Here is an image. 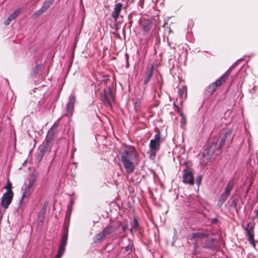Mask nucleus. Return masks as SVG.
Here are the masks:
<instances>
[{
  "label": "nucleus",
  "mask_w": 258,
  "mask_h": 258,
  "mask_svg": "<svg viewBox=\"0 0 258 258\" xmlns=\"http://www.w3.org/2000/svg\"><path fill=\"white\" fill-rule=\"evenodd\" d=\"M218 142V138L214 139L213 141L209 142V144L204 150L203 156L206 157V162H208L210 160L211 157L213 154H215L216 155H219L221 154L217 152V150L219 149Z\"/></svg>",
  "instance_id": "nucleus-1"
},
{
  "label": "nucleus",
  "mask_w": 258,
  "mask_h": 258,
  "mask_svg": "<svg viewBox=\"0 0 258 258\" xmlns=\"http://www.w3.org/2000/svg\"><path fill=\"white\" fill-rule=\"evenodd\" d=\"M127 224H125L124 225H123L122 228H121V230L123 231V232H124L126 229H127Z\"/></svg>",
  "instance_id": "nucleus-36"
},
{
  "label": "nucleus",
  "mask_w": 258,
  "mask_h": 258,
  "mask_svg": "<svg viewBox=\"0 0 258 258\" xmlns=\"http://www.w3.org/2000/svg\"><path fill=\"white\" fill-rule=\"evenodd\" d=\"M58 97H59V94H57L56 95V97H55V100H57V99L58 98Z\"/></svg>",
  "instance_id": "nucleus-38"
},
{
  "label": "nucleus",
  "mask_w": 258,
  "mask_h": 258,
  "mask_svg": "<svg viewBox=\"0 0 258 258\" xmlns=\"http://www.w3.org/2000/svg\"><path fill=\"white\" fill-rule=\"evenodd\" d=\"M154 65L151 66L150 67L147 68V71L146 72V76H145L144 79V84L147 85L153 75V71H154Z\"/></svg>",
  "instance_id": "nucleus-16"
},
{
  "label": "nucleus",
  "mask_w": 258,
  "mask_h": 258,
  "mask_svg": "<svg viewBox=\"0 0 258 258\" xmlns=\"http://www.w3.org/2000/svg\"><path fill=\"white\" fill-rule=\"evenodd\" d=\"M254 225L251 224L250 222H249L247 227L245 229V234L248 237V241L249 243L251 244L253 247H255V241L254 239Z\"/></svg>",
  "instance_id": "nucleus-8"
},
{
  "label": "nucleus",
  "mask_w": 258,
  "mask_h": 258,
  "mask_svg": "<svg viewBox=\"0 0 258 258\" xmlns=\"http://www.w3.org/2000/svg\"><path fill=\"white\" fill-rule=\"evenodd\" d=\"M35 181V179H33L29 181V184L27 186L28 189H30L33 186Z\"/></svg>",
  "instance_id": "nucleus-32"
},
{
  "label": "nucleus",
  "mask_w": 258,
  "mask_h": 258,
  "mask_svg": "<svg viewBox=\"0 0 258 258\" xmlns=\"http://www.w3.org/2000/svg\"><path fill=\"white\" fill-rule=\"evenodd\" d=\"M201 176H198L197 178V184L199 185L201 183Z\"/></svg>",
  "instance_id": "nucleus-35"
},
{
  "label": "nucleus",
  "mask_w": 258,
  "mask_h": 258,
  "mask_svg": "<svg viewBox=\"0 0 258 258\" xmlns=\"http://www.w3.org/2000/svg\"><path fill=\"white\" fill-rule=\"evenodd\" d=\"M160 132L158 130L154 136V139H152L150 142V150L151 155L154 156H156V153L160 150Z\"/></svg>",
  "instance_id": "nucleus-5"
},
{
  "label": "nucleus",
  "mask_w": 258,
  "mask_h": 258,
  "mask_svg": "<svg viewBox=\"0 0 258 258\" xmlns=\"http://www.w3.org/2000/svg\"><path fill=\"white\" fill-rule=\"evenodd\" d=\"M217 220L216 219H213V223H214V222H215L216 221H217Z\"/></svg>",
  "instance_id": "nucleus-41"
},
{
  "label": "nucleus",
  "mask_w": 258,
  "mask_h": 258,
  "mask_svg": "<svg viewBox=\"0 0 258 258\" xmlns=\"http://www.w3.org/2000/svg\"><path fill=\"white\" fill-rule=\"evenodd\" d=\"M21 13V10L20 9H18L15 10L13 13H12L9 17L10 19L13 20L15 19L17 17H18Z\"/></svg>",
  "instance_id": "nucleus-25"
},
{
  "label": "nucleus",
  "mask_w": 258,
  "mask_h": 258,
  "mask_svg": "<svg viewBox=\"0 0 258 258\" xmlns=\"http://www.w3.org/2000/svg\"><path fill=\"white\" fill-rule=\"evenodd\" d=\"M174 106L175 108V110L177 111L178 113H179L180 115L182 116H183V114L182 111L181 110L180 108L178 105H177L175 103H174Z\"/></svg>",
  "instance_id": "nucleus-31"
},
{
  "label": "nucleus",
  "mask_w": 258,
  "mask_h": 258,
  "mask_svg": "<svg viewBox=\"0 0 258 258\" xmlns=\"http://www.w3.org/2000/svg\"><path fill=\"white\" fill-rule=\"evenodd\" d=\"M123 5L121 3H118L115 5L114 11L112 13V17L115 21L117 20L119 14L122 10Z\"/></svg>",
  "instance_id": "nucleus-18"
},
{
  "label": "nucleus",
  "mask_w": 258,
  "mask_h": 258,
  "mask_svg": "<svg viewBox=\"0 0 258 258\" xmlns=\"http://www.w3.org/2000/svg\"><path fill=\"white\" fill-rule=\"evenodd\" d=\"M47 148L46 145H42L39 147L38 151L36 154L35 157V162L39 163L41 161L44 155H45Z\"/></svg>",
  "instance_id": "nucleus-15"
},
{
  "label": "nucleus",
  "mask_w": 258,
  "mask_h": 258,
  "mask_svg": "<svg viewBox=\"0 0 258 258\" xmlns=\"http://www.w3.org/2000/svg\"><path fill=\"white\" fill-rule=\"evenodd\" d=\"M46 3H45V5H43L41 8L38 10H37L35 13L33 15V17L34 18H36L37 17L41 15L43 12H45L48 6L46 5Z\"/></svg>",
  "instance_id": "nucleus-22"
},
{
  "label": "nucleus",
  "mask_w": 258,
  "mask_h": 258,
  "mask_svg": "<svg viewBox=\"0 0 258 258\" xmlns=\"http://www.w3.org/2000/svg\"><path fill=\"white\" fill-rule=\"evenodd\" d=\"M238 202V199H233L231 202L230 207H232L233 208L236 209Z\"/></svg>",
  "instance_id": "nucleus-29"
},
{
  "label": "nucleus",
  "mask_w": 258,
  "mask_h": 258,
  "mask_svg": "<svg viewBox=\"0 0 258 258\" xmlns=\"http://www.w3.org/2000/svg\"><path fill=\"white\" fill-rule=\"evenodd\" d=\"M13 196L14 194L4 193L2 197L1 206L5 209H7L12 201Z\"/></svg>",
  "instance_id": "nucleus-10"
},
{
  "label": "nucleus",
  "mask_w": 258,
  "mask_h": 258,
  "mask_svg": "<svg viewBox=\"0 0 258 258\" xmlns=\"http://www.w3.org/2000/svg\"><path fill=\"white\" fill-rule=\"evenodd\" d=\"M46 210V206L45 205V203L44 204L42 209L41 211L39 212L38 214V217L41 221V219L43 218L44 215L45 214V212Z\"/></svg>",
  "instance_id": "nucleus-26"
},
{
  "label": "nucleus",
  "mask_w": 258,
  "mask_h": 258,
  "mask_svg": "<svg viewBox=\"0 0 258 258\" xmlns=\"http://www.w3.org/2000/svg\"><path fill=\"white\" fill-rule=\"evenodd\" d=\"M68 232L69 231L68 229H64L60 240L58 252L55 258H61L63 255L65 251V247L67 242Z\"/></svg>",
  "instance_id": "nucleus-7"
},
{
  "label": "nucleus",
  "mask_w": 258,
  "mask_h": 258,
  "mask_svg": "<svg viewBox=\"0 0 258 258\" xmlns=\"http://www.w3.org/2000/svg\"><path fill=\"white\" fill-rule=\"evenodd\" d=\"M140 6H141V7L142 8H143V3H141V4H140Z\"/></svg>",
  "instance_id": "nucleus-40"
},
{
  "label": "nucleus",
  "mask_w": 258,
  "mask_h": 258,
  "mask_svg": "<svg viewBox=\"0 0 258 258\" xmlns=\"http://www.w3.org/2000/svg\"><path fill=\"white\" fill-rule=\"evenodd\" d=\"M183 173L182 181L185 183L193 185L194 184V177L192 172L190 169L186 168L183 169Z\"/></svg>",
  "instance_id": "nucleus-9"
},
{
  "label": "nucleus",
  "mask_w": 258,
  "mask_h": 258,
  "mask_svg": "<svg viewBox=\"0 0 258 258\" xmlns=\"http://www.w3.org/2000/svg\"><path fill=\"white\" fill-rule=\"evenodd\" d=\"M140 225L137 218H135L131 223V233L134 234L135 232L140 229Z\"/></svg>",
  "instance_id": "nucleus-21"
},
{
  "label": "nucleus",
  "mask_w": 258,
  "mask_h": 258,
  "mask_svg": "<svg viewBox=\"0 0 258 258\" xmlns=\"http://www.w3.org/2000/svg\"><path fill=\"white\" fill-rule=\"evenodd\" d=\"M234 186V183L233 180L228 181L226 187L225 188L224 191L220 195L217 204V206L220 208L222 207L225 202L230 197L231 191L233 189Z\"/></svg>",
  "instance_id": "nucleus-4"
},
{
  "label": "nucleus",
  "mask_w": 258,
  "mask_h": 258,
  "mask_svg": "<svg viewBox=\"0 0 258 258\" xmlns=\"http://www.w3.org/2000/svg\"><path fill=\"white\" fill-rule=\"evenodd\" d=\"M231 131H227L221 138L220 144L218 145L219 149L217 150L218 153H221L222 148L225 143L226 139L228 136H231Z\"/></svg>",
  "instance_id": "nucleus-19"
},
{
  "label": "nucleus",
  "mask_w": 258,
  "mask_h": 258,
  "mask_svg": "<svg viewBox=\"0 0 258 258\" xmlns=\"http://www.w3.org/2000/svg\"><path fill=\"white\" fill-rule=\"evenodd\" d=\"M121 162L123 163L124 167L128 174L132 173L134 172L135 166L134 161H125Z\"/></svg>",
  "instance_id": "nucleus-17"
},
{
  "label": "nucleus",
  "mask_w": 258,
  "mask_h": 258,
  "mask_svg": "<svg viewBox=\"0 0 258 258\" xmlns=\"http://www.w3.org/2000/svg\"><path fill=\"white\" fill-rule=\"evenodd\" d=\"M42 66L41 65V64H38V65H36L33 69V70H32V73L34 75H37L39 70L41 69Z\"/></svg>",
  "instance_id": "nucleus-28"
},
{
  "label": "nucleus",
  "mask_w": 258,
  "mask_h": 258,
  "mask_svg": "<svg viewBox=\"0 0 258 258\" xmlns=\"http://www.w3.org/2000/svg\"><path fill=\"white\" fill-rule=\"evenodd\" d=\"M12 184L10 182L9 179H8V181L7 184L5 186L4 188L7 189V191L6 192L8 194H14L12 190Z\"/></svg>",
  "instance_id": "nucleus-24"
},
{
  "label": "nucleus",
  "mask_w": 258,
  "mask_h": 258,
  "mask_svg": "<svg viewBox=\"0 0 258 258\" xmlns=\"http://www.w3.org/2000/svg\"><path fill=\"white\" fill-rule=\"evenodd\" d=\"M1 131H2V129H1V128L0 127V132H1Z\"/></svg>",
  "instance_id": "nucleus-42"
},
{
  "label": "nucleus",
  "mask_w": 258,
  "mask_h": 258,
  "mask_svg": "<svg viewBox=\"0 0 258 258\" xmlns=\"http://www.w3.org/2000/svg\"><path fill=\"white\" fill-rule=\"evenodd\" d=\"M76 102V98L74 95H71L69 97V101L67 105L66 115L70 117L71 116L74 110V106Z\"/></svg>",
  "instance_id": "nucleus-12"
},
{
  "label": "nucleus",
  "mask_w": 258,
  "mask_h": 258,
  "mask_svg": "<svg viewBox=\"0 0 258 258\" xmlns=\"http://www.w3.org/2000/svg\"><path fill=\"white\" fill-rule=\"evenodd\" d=\"M137 154L134 147H130L128 150H125L121 154V161H134L136 159Z\"/></svg>",
  "instance_id": "nucleus-6"
},
{
  "label": "nucleus",
  "mask_w": 258,
  "mask_h": 258,
  "mask_svg": "<svg viewBox=\"0 0 258 258\" xmlns=\"http://www.w3.org/2000/svg\"><path fill=\"white\" fill-rule=\"evenodd\" d=\"M208 239L206 241L203 243V247L205 248H207L209 249H213L215 247V239L214 238H207Z\"/></svg>",
  "instance_id": "nucleus-20"
},
{
  "label": "nucleus",
  "mask_w": 258,
  "mask_h": 258,
  "mask_svg": "<svg viewBox=\"0 0 258 258\" xmlns=\"http://www.w3.org/2000/svg\"><path fill=\"white\" fill-rule=\"evenodd\" d=\"M125 56H126V57L127 58V60L128 61V54L126 53L125 54Z\"/></svg>",
  "instance_id": "nucleus-39"
},
{
  "label": "nucleus",
  "mask_w": 258,
  "mask_h": 258,
  "mask_svg": "<svg viewBox=\"0 0 258 258\" xmlns=\"http://www.w3.org/2000/svg\"><path fill=\"white\" fill-rule=\"evenodd\" d=\"M152 22L149 20L142 21L141 27L144 35H148L149 34L150 31L152 27Z\"/></svg>",
  "instance_id": "nucleus-14"
},
{
  "label": "nucleus",
  "mask_w": 258,
  "mask_h": 258,
  "mask_svg": "<svg viewBox=\"0 0 258 258\" xmlns=\"http://www.w3.org/2000/svg\"><path fill=\"white\" fill-rule=\"evenodd\" d=\"M11 21L12 20L11 19H10V18L8 17V19L5 21V22L4 23L5 25L6 26L9 25V24L10 23Z\"/></svg>",
  "instance_id": "nucleus-34"
},
{
  "label": "nucleus",
  "mask_w": 258,
  "mask_h": 258,
  "mask_svg": "<svg viewBox=\"0 0 258 258\" xmlns=\"http://www.w3.org/2000/svg\"><path fill=\"white\" fill-rule=\"evenodd\" d=\"M209 236V233H205L203 232H197L191 233V235L189 236V239L190 240H195L196 241L195 242V247H197V241L198 239H203L204 238H208Z\"/></svg>",
  "instance_id": "nucleus-13"
},
{
  "label": "nucleus",
  "mask_w": 258,
  "mask_h": 258,
  "mask_svg": "<svg viewBox=\"0 0 258 258\" xmlns=\"http://www.w3.org/2000/svg\"><path fill=\"white\" fill-rule=\"evenodd\" d=\"M187 88L185 86H182L179 90L178 95L181 98L186 97Z\"/></svg>",
  "instance_id": "nucleus-23"
},
{
  "label": "nucleus",
  "mask_w": 258,
  "mask_h": 258,
  "mask_svg": "<svg viewBox=\"0 0 258 258\" xmlns=\"http://www.w3.org/2000/svg\"><path fill=\"white\" fill-rule=\"evenodd\" d=\"M101 99L106 106H110L111 101H114L112 93L110 91H106L105 90H103Z\"/></svg>",
  "instance_id": "nucleus-11"
},
{
  "label": "nucleus",
  "mask_w": 258,
  "mask_h": 258,
  "mask_svg": "<svg viewBox=\"0 0 258 258\" xmlns=\"http://www.w3.org/2000/svg\"><path fill=\"white\" fill-rule=\"evenodd\" d=\"M231 74V71H227L220 78L216 80L214 82L211 84L208 88V91L210 95L213 94L218 87L223 85L228 80Z\"/></svg>",
  "instance_id": "nucleus-2"
},
{
  "label": "nucleus",
  "mask_w": 258,
  "mask_h": 258,
  "mask_svg": "<svg viewBox=\"0 0 258 258\" xmlns=\"http://www.w3.org/2000/svg\"><path fill=\"white\" fill-rule=\"evenodd\" d=\"M115 230V227L112 224L107 225L102 231L97 234L94 237V243H101L109 235L112 234Z\"/></svg>",
  "instance_id": "nucleus-3"
},
{
  "label": "nucleus",
  "mask_w": 258,
  "mask_h": 258,
  "mask_svg": "<svg viewBox=\"0 0 258 258\" xmlns=\"http://www.w3.org/2000/svg\"><path fill=\"white\" fill-rule=\"evenodd\" d=\"M140 103L141 101L139 99H138L136 100V102L134 103V107L136 111L139 108Z\"/></svg>",
  "instance_id": "nucleus-30"
},
{
  "label": "nucleus",
  "mask_w": 258,
  "mask_h": 258,
  "mask_svg": "<svg viewBox=\"0 0 258 258\" xmlns=\"http://www.w3.org/2000/svg\"><path fill=\"white\" fill-rule=\"evenodd\" d=\"M29 195V192H27L26 190L23 193L22 195V197L21 198V200H20V202L22 201V200L24 198L28 197Z\"/></svg>",
  "instance_id": "nucleus-33"
},
{
  "label": "nucleus",
  "mask_w": 258,
  "mask_h": 258,
  "mask_svg": "<svg viewBox=\"0 0 258 258\" xmlns=\"http://www.w3.org/2000/svg\"><path fill=\"white\" fill-rule=\"evenodd\" d=\"M58 127L57 124H54L52 127L49 129V136L51 135L52 137L54 136Z\"/></svg>",
  "instance_id": "nucleus-27"
},
{
  "label": "nucleus",
  "mask_w": 258,
  "mask_h": 258,
  "mask_svg": "<svg viewBox=\"0 0 258 258\" xmlns=\"http://www.w3.org/2000/svg\"><path fill=\"white\" fill-rule=\"evenodd\" d=\"M48 135V132H47V135H46V139H45V142H46V144H48V139H47Z\"/></svg>",
  "instance_id": "nucleus-37"
}]
</instances>
